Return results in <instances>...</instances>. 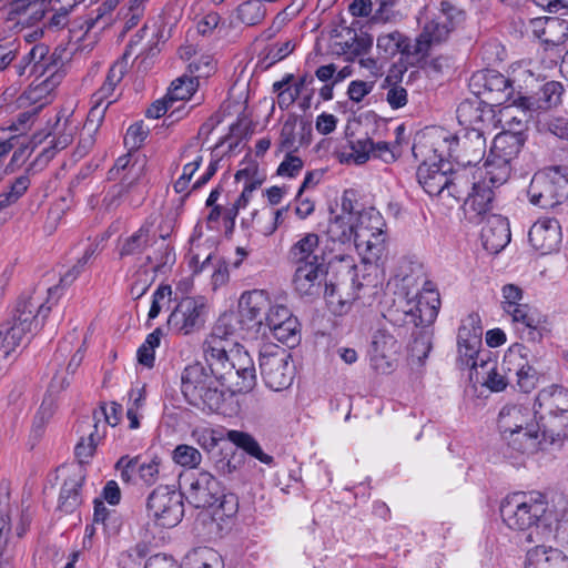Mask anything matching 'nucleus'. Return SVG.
<instances>
[{
  "instance_id": "a211bd4d",
  "label": "nucleus",
  "mask_w": 568,
  "mask_h": 568,
  "mask_svg": "<svg viewBox=\"0 0 568 568\" xmlns=\"http://www.w3.org/2000/svg\"><path fill=\"white\" fill-rule=\"evenodd\" d=\"M59 292L58 286L48 288V300L43 302L42 296L33 292L29 295H22L16 306L12 318L33 332L39 324V317L43 321L51 311V300Z\"/></svg>"
},
{
  "instance_id": "5fc2aeb1",
  "label": "nucleus",
  "mask_w": 568,
  "mask_h": 568,
  "mask_svg": "<svg viewBox=\"0 0 568 568\" xmlns=\"http://www.w3.org/2000/svg\"><path fill=\"white\" fill-rule=\"evenodd\" d=\"M145 8L143 2H126L120 8L118 18L124 21V27L121 36H124L132 28L138 26L141 18L144 16Z\"/></svg>"
},
{
  "instance_id": "39448f33",
  "label": "nucleus",
  "mask_w": 568,
  "mask_h": 568,
  "mask_svg": "<svg viewBox=\"0 0 568 568\" xmlns=\"http://www.w3.org/2000/svg\"><path fill=\"white\" fill-rule=\"evenodd\" d=\"M209 371L196 362L187 365L181 374V392L193 407L205 413L217 412L224 403V392L220 386H225L233 394L250 392L232 388L229 382L220 378L210 366Z\"/></svg>"
},
{
  "instance_id": "49530a36",
  "label": "nucleus",
  "mask_w": 568,
  "mask_h": 568,
  "mask_svg": "<svg viewBox=\"0 0 568 568\" xmlns=\"http://www.w3.org/2000/svg\"><path fill=\"white\" fill-rule=\"evenodd\" d=\"M126 62L125 61H116L113 63V65L109 69L108 75L105 78L104 83L102 87L93 94V99L98 101H105L110 100V98L113 95L115 87L124 74L126 73Z\"/></svg>"
},
{
  "instance_id": "603ef678",
  "label": "nucleus",
  "mask_w": 568,
  "mask_h": 568,
  "mask_svg": "<svg viewBox=\"0 0 568 568\" xmlns=\"http://www.w3.org/2000/svg\"><path fill=\"white\" fill-rule=\"evenodd\" d=\"M477 382H480L491 392H501L511 383V375L503 373L501 365H497L490 371L478 372Z\"/></svg>"
},
{
  "instance_id": "20e7f679",
  "label": "nucleus",
  "mask_w": 568,
  "mask_h": 568,
  "mask_svg": "<svg viewBox=\"0 0 568 568\" xmlns=\"http://www.w3.org/2000/svg\"><path fill=\"white\" fill-rule=\"evenodd\" d=\"M503 523L528 544L548 542L554 537L547 497L539 491L507 495L499 507Z\"/></svg>"
},
{
  "instance_id": "7ed1b4c3",
  "label": "nucleus",
  "mask_w": 568,
  "mask_h": 568,
  "mask_svg": "<svg viewBox=\"0 0 568 568\" xmlns=\"http://www.w3.org/2000/svg\"><path fill=\"white\" fill-rule=\"evenodd\" d=\"M416 159H422L416 176L419 185L430 196H438L448 206L459 203L470 181L465 170H453L452 163L444 159V150H439L435 136L423 135L412 148Z\"/></svg>"
},
{
  "instance_id": "58836bf2",
  "label": "nucleus",
  "mask_w": 568,
  "mask_h": 568,
  "mask_svg": "<svg viewBox=\"0 0 568 568\" xmlns=\"http://www.w3.org/2000/svg\"><path fill=\"white\" fill-rule=\"evenodd\" d=\"M365 263H377L385 252V236L383 230L372 232L366 236L359 233V240L354 244Z\"/></svg>"
},
{
  "instance_id": "ea45409f",
  "label": "nucleus",
  "mask_w": 568,
  "mask_h": 568,
  "mask_svg": "<svg viewBox=\"0 0 568 568\" xmlns=\"http://www.w3.org/2000/svg\"><path fill=\"white\" fill-rule=\"evenodd\" d=\"M226 438L236 447L241 448L247 455L256 458L261 463L268 466L274 464L273 456L264 453L258 442L251 434L232 429L227 432Z\"/></svg>"
},
{
  "instance_id": "e2e57ef3",
  "label": "nucleus",
  "mask_w": 568,
  "mask_h": 568,
  "mask_svg": "<svg viewBox=\"0 0 568 568\" xmlns=\"http://www.w3.org/2000/svg\"><path fill=\"white\" fill-rule=\"evenodd\" d=\"M432 349V337L428 331H420L410 344V357L418 364H424Z\"/></svg>"
},
{
  "instance_id": "4d7b16f0",
  "label": "nucleus",
  "mask_w": 568,
  "mask_h": 568,
  "mask_svg": "<svg viewBox=\"0 0 568 568\" xmlns=\"http://www.w3.org/2000/svg\"><path fill=\"white\" fill-rule=\"evenodd\" d=\"M9 485L7 483L0 484V557L3 554L8 542V532L10 531L9 516L6 514L9 500Z\"/></svg>"
},
{
  "instance_id": "4be33fe9",
  "label": "nucleus",
  "mask_w": 568,
  "mask_h": 568,
  "mask_svg": "<svg viewBox=\"0 0 568 568\" xmlns=\"http://www.w3.org/2000/svg\"><path fill=\"white\" fill-rule=\"evenodd\" d=\"M490 104L476 95L459 103L456 114L464 129L484 128L494 122L495 111Z\"/></svg>"
},
{
  "instance_id": "2f4dec72",
  "label": "nucleus",
  "mask_w": 568,
  "mask_h": 568,
  "mask_svg": "<svg viewBox=\"0 0 568 568\" xmlns=\"http://www.w3.org/2000/svg\"><path fill=\"white\" fill-rule=\"evenodd\" d=\"M318 227L333 243L349 244L352 240L354 241L353 215L351 212L334 214L331 211L326 224L321 223Z\"/></svg>"
},
{
  "instance_id": "ddd939ff",
  "label": "nucleus",
  "mask_w": 568,
  "mask_h": 568,
  "mask_svg": "<svg viewBox=\"0 0 568 568\" xmlns=\"http://www.w3.org/2000/svg\"><path fill=\"white\" fill-rule=\"evenodd\" d=\"M260 369L265 385L275 392L288 388L295 376L290 353L280 347L261 352Z\"/></svg>"
},
{
  "instance_id": "c03bdc74",
  "label": "nucleus",
  "mask_w": 568,
  "mask_h": 568,
  "mask_svg": "<svg viewBox=\"0 0 568 568\" xmlns=\"http://www.w3.org/2000/svg\"><path fill=\"white\" fill-rule=\"evenodd\" d=\"M320 237L315 233H307L296 243L292 245L288 252V257L296 265L308 263L313 258V253L318 246Z\"/></svg>"
},
{
  "instance_id": "bb28decb",
  "label": "nucleus",
  "mask_w": 568,
  "mask_h": 568,
  "mask_svg": "<svg viewBox=\"0 0 568 568\" xmlns=\"http://www.w3.org/2000/svg\"><path fill=\"white\" fill-rule=\"evenodd\" d=\"M480 237L486 251L497 254L510 242V227L506 217L499 214H490L485 217Z\"/></svg>"
},
{
  "instance_id": "3c124183",
  "label": "nucleus",
  "mask_w": 568,
  "mask_h": 568,
  "mask_svg": "<svg viewBox=\"0 0 568 568\" xmlns=\"http://www.w3.org/2000/svg\"><path fill=\"white\" fill-rule=\"evenodd\" d=\"M150 239V226L142 225L136 232L126 237L119 251L121 257L135 255L143 252Z\"/></svg>"
},
{
  "instance_id": "f8f14e48",
  "label": "nucleus",
  "mask_w": 568,
  "mask_h": 568,
  "mask_svg": "<svg viewBox=\"0 0 568 568\" xmlns=\"http://www.w3.org/2000/svg\"><path fill=\"white\" fill-rule=\"evenodd\" d=\"M183 498L182 491L159 486L148 497L149 515L160 527H175L184 516Z\"/></svg>"
},
{
  "instance_id": "412c9836",
  "label": "nucleus",
  "mask_w": 568,
  "mask_h": 568,
  "mask_svg": "<svg viewBox=\"0 0 568 568\" xmlns=\"http://www.w3.org/2000/svg\"><path fill=\"white\" fill-rule=\"evenodd\" d=\"M120 171L128 172L121 179V183L113 187L112 193H109L105 196L104 202L106 203L108 209L115 207L119 204V199L123 197L135 187L142 175L143 166L138 165L136 163H131V154H125L115 161L114 166L109 173L113 175L114 172L119 173Z\"/></svg>"
},
{
  "instance_id": "8fccbe9b",
  "label": "nucleus",
  "mask_w": 568,
  "mask_h": 568,
  "mask_svg": "<svg viewBox=\"0 0 568 568\" xmlns=\"http://www.w3.org/2000/svg\"><path fill=\"white\" fill-rule=\"evenodd\" d=\"M383 226V219L379 212L375 210L363 211L358 213L357 223H353V237L354 244L359 240V233L369 235L372 232L381 230Z\"/></svg>"
},
{
  "instance_id": "f03ea898",
  "label": "nucleus",
  "mask_w": 568,
  "mask_h": 568,
  "mask_svg": "<svg viewBox=\"0 0 568 568\" xmlns=\"http://www.w3.org/2000/svg\"><path fill=\"white\" fill-rule=\"evenodd\" d=\"M241 320L234 313H224L216 321L204 343L205 361L211 369L230 386L239 390H252L256 385V371L246 351L230 348V337Z\"/></svg>"
},
{
  "instance_id": "0eeeda50",
  "label": "nucleus",
  "mask_w": 568,
  "mask_h": 568,
  "mask_svg": "<svg viewBox=\"0 0 568 568\" xmlns=\"http://www.w3.org/2000/svg\"><path fill=\"white\" fill-rule=\"evenodd\" d=\"M326 276L327 267L314 255L311 262L296 266L293 276L294 290L301 297L310 300H315L323 293L332 312L343 314L357 298V294L353 292L344 295L339 285L327 283Z\"/></svg>"
},
{
  "instance_id": "f704fd0d",
  "label": "nucleus",
  "mask_w": 568,
  "mask_h": 568,
  "mask_svg": "<svg viewBox=\"0 0 568 568\" xmlns=\"http://www.w3.org/2000/svg\"><path fill=\"white\" fill-rule=\"evenodd\" d=\"M513 318V322L518 325V329L527 332V338L532 342L540 341L542 334L539 329L541 325V316L536 308L530 307L528 304H521L506 312Z\"/></svg>"
},
{
  "instance_id": "72a5a7b5",
  "label": "nucleus",
  "mask_w": 568,
  "mask_h": 568,
  "mask_svg": "<svg viewBox=\"0 0 568 568\" xmlns=\"http://www.w3.org/2000/svg\"><path fill=\"white\" fill-rule=\"evenodd\" d=\"M503 438L514 450L523 454H532L545 449L539 433V424L511 432L504 435Z\"/></svg>"
},
{
  "instance_id": "dca6fc26",
  "label": "nucleus",
  "mask_w": 568,
  "mask_h": 568,
  "mask_svg": "<svg viewBox=\"0 0 568 568\" xmlns=\"http://www.w3.org/2000/svg\"><path fill=\"white\" fill-rule=\"evenodd\" d=\"M470 87L478 95L491 106L507 103L514 94L511 81L496 70H481L470 78Z\"/></svg>"
},
{
  "instance_id": "052dcab7",
  "label": "nucleus",
  "mask_w": 568,
  "mask_h": 568,
  "mask_svg": "<svg viewBox=\"0 0 568 568\" xmlns=\"http://www.w3.org/2000/svg\"><path fill=\"white\" fill-rule=\"evenodd\" d=\"M97 251L98 244H90L85 248L82 257H80L78 262L62 275L60 280V285H58V287L60 288V286H68L72 284L75 281V278L82 273L88 262L97 254Z\"/></svg>"
},
{
  "instance_id": "4c0bfd02",
  "label": "nucleus",
  "mask_w": 568,
  "mask_h": 568,
  "mask_svg": "<svg viewBox=\"0 0 568 568\" xmlns=\"http://www.w3.org/2000/svg\"><path fill=\"white\" fill-rule=\"evenodd\" d=\"M14 318L9 320L0 326V356L7 358L20 344L27 339L32 331L19 325Z\"/></svg>"
},
{
  "instance_id": "79ce46f5",
  "label": "nucleus",
  "mask_w": 568,
  "mask_h": 568,
  "mask_svg": "<svg viewBox=\"0 0 568 568\" xmlns=\"http://www.w3.org/2000/svg\"><path fill=\"white\" fill-rule=\"evenodd\" d=\"M84 481L83 475H74L67 478L61 487L59 496V509L63 513H73L81 504V487Z\"/></svg>"
},
{
  "instance_id": "cd10ccee",
  "label": "nucleus",
  "mask_w": 568,
  "mask_h": 568,
  "mask_svg": "<svg viewBox=\"0 0 568 568\" xmlns=\"http://www.w3.org/2000/svg\"><path fill=\"white\" fill-rule=\"evenodd\" d=\"M534 416L539 419L537 424L545 449L549 446H561L568 437V414L534 410Z\"/></svg>"
},
{
  "instance_id": "5701e85b",
  "label": "nucleus",
  "mask_w": 568,
  "mask_h": 568,
  "mask_svg": "<svg viewBox=\"0 0 568 568\" xmlns=\"http://www.w3.org/2000/svg\"><path fill=\"white\" fill-rule=\"evenodd\" d=\"M424 295L418 296L414 303L407 302V310H404L405 323L413 324L415 327H427L434 323L437 317L440 305L439 295L432 288H425Z\"/></svg>"
},
{
  "instance_id": "774afa93",
  "label": "nucleus",
  "mask_w": 568,
  "mask_h": 568,
  "mask_svg": "<svg viewBox=\"0 0 568 568\" xmlns=\"http://www.w3.org/2000/svg\"><path fill=\"white\" fill-rule=\"evenodd\" d=\"M94 432H91L88 438L82 437L74 448V454L81 464H85L93 456L97 448V423L93 425Z\"/></svg>"
},
{
  "instance_id": "c756f323",
  "label": "nucleus",
  "mask_w": 568,
  "mask_h": 568,
  "mask_svg": "<svg viewBox=\"0 0 568 568\" xmlns=\"http://www.w3.org/2000/svg\"><path fill=\"white\" fill-rule=\"evenodd\" d=\"M525 568H568V557L558 548L538 542L527 550Z\"/></svg>"
},
{
  "instance_id": "423d86ee",
  "label": "nucleus",
  "mask_w": 568,
  "mask_h": 568,
  "mask_svg": "<svg viewBox=\"0 0 568 568\" xmlns=\"http://www.w3.org/2000/svg\"><path fill=\"white\" fill-rule=\"evenodd\" d=\"M62 67L61 53L54 51L49 54V48L43 43L33 45L14 65V69L19 77L24 75L29 70V73L36 75L37 80L43 79L19 97L20 105H24L28 101L39 102L44 94L57 87L64 77Z\"/></svg>"
},
{
  "instance_id": "f257e3e1",
  "label": "nucleus",
  "mask_w": 568,
  "mask_h": 568,
  "mask_svg": "<svg viewBox=\"0 0 568 568\" xmlns=\"http://www.w3.org/2000/svg\"><path fill=\"white\" fill-rule=\"evenodd\" d=\"M465 12L453 2H428L420 12L419 22H424L422 32L412 40L399 32L381 36L377 47L390 53L399 52L386 82L402 81L408 65H422L433 47L447 41L450 32L464 21Z\"/></svg>"
},
{
  "instance_id": "473e14b6",
  "label": "nucleus",
  "mask_w": 568,
  "mask_h": 568,
  "mask_svg": "<svg viewBox=\"0 0 568 568\" xmlns=\"http://www.w3.org/2000/svg\"><path fill=\"white\" fill-rule=\"evenodd\" d=\"M45 2H9L6 8L7 20L14 22L17 26L29 27L41 21L48 9Z\"/></svg>"
},
{
  "instance_id": "1a4fd4ad",
  "label": "nucleus",
  "mask_w": 568,
  "mask_h": 568,
  "mask_svg": "<svg viewBox=\"0 0 568 568\" xmlns=\"http://www.w3.org/2000/svg\"><path fill=\"white\" fill-rule=\"evenodd\" d=\"M525 141V134L510 130H504L495 136L489 155L483 165L486 178L493 185H503L508 181L511 161L518 156Z\"/></svg>"
},
{
  "instance_id": "393cba45",
  "label": "nucleus",
  "mask_w": 568,
  "mask_h": 568,
  "mask_svg": "<svg viewBox=\"0 0 568 568\" xmlns=\"http://www.w3.org/2000/svg\"><path fill=\"white\" fill-rule=\"evenodd\" d=\"M540 39L550 62L557 64L568 39V21L559 17H546Z\"/></svg>"
},
{
  "instance_id": "864d4df0",
  "label": "nucleus",
  "mask_w": 568,
  "mask_h": 568,
  "mask_svg": "<svg viewBox=\"0 0 568 568\" xmlns=\"http://www.w3.org/2000/svg\"><path fill=\"white\" fill-rule=\"evenodd\" d=\"M265 8L262 2H241L236 10V18L246 26L260 23L265 17Z\"/></svg>"
},
{
  "instance_id": "aec40b11",
  "label": "nucleus",
  "mask_w": 568,
  "mask_h": 568,
  "mask_svg": "<svg viewBox=\"0 0 568 568\" xmlns=\"http://www.w3.org/2000/svg\"><path fill=\"white\" fill-rule=\"evenodd\" d=\"M373 45V37L355 28H343L341 32L334 36L332 50L336 54L346 55L347 60H353L367 53Z\"/></svg>"
},
{
  "instance_id": "7c9ffc66",
  "label": "nucleus",
  "mask_w": 568,
  "mask_h": 568,
  "mask_svg": "<svg viewBox=\"0 0 568 568\" xmlns=\"http://www.w3.org/2000/svg\"><path fill=\"white\" fill-rule=\"evenodd\" d=\"M535 100L532 97H519L513 105L505 108L504 116L507 130L521 132L528 128V123L535 120Z\"/></svg>"
},
{
  "instance_id": "2eb2a0df",
  "label": "nucleus",
  "mask_w": 568,
  "mask_h": 568,
  "mask_svg": "<svg viewBox=\"0 0 568 568\" xmlns=\"http://www.w3.org/2000/svg\"><path fill=\"white\" fill-rule=\"evenodd\" d=\"M478 181L470 182L471 192H467L464 199V213L466 219L471 223H481L485 217L490 215L495 200V189L500 185H493L486 178V170L479 168L476 172Z\"/></svg>"
},
{
  "instance_id": "de8ad7c7",
  "label": "nucleus",
  "mask_w": 568,
  "mask_h": 568,
  "mask_svg": "<svg viewBox=\"0 0 568 568\" xmlns=\"http://www.w3.org/2000/svg\"><path fill=\"white\" fill-rule=\"evenodd\" d=\"M47 95L48 94H44V97L41 98L39 102L28 101L24 105H20V102L18 101V105L20 108L29 106V109L21 112L17 116V120L11 123L9 129L11 131L18 132L19 134L27 132L30 129L34 116L49 103Z\"/></svg>"
},
{
  "instance_id": "0e129e2a",
  "label": "nucleus",
  "mask_w": 568,
  "mask_h": 568,
  "mask_svg": "<svg viewBox=\"0 0 568 568\" xmlns=\"http://www.w3.org/2000/svg\"><path fill=\"white\" fill-rule=\"evenodd\" d=\"M460 358L463 363L474 371L476 376L478 372L490 371L498 365L497 362L490 357L488 351H481L480 348H478L476 354H471V356H462Z\"/></svg>"
},
{
  "instance_id": "e433bc0d",
  "label": "nucleus",
  "mask_w": 568,
  "mask_h": 568,
  "mask_svg": "<svg viewBox=\"0 0 568 568\" xmlns=\"http://www.w3.org/2000/svg\"><path fill=\"white\" fill-rule=\"evenodd\" d=\"M534 408L544 413L568 414V389L558 385L541 389Z\"/></svg>"
},
{
  "instance_id": "338daca9",
  "label": "nucleus",
  "mask_w": 568,
  "mask_h": 568,
  "mask_svg": "<svg viewBox=\"0 0 568 568\" xmlns=\"http://www.w3.org/2000/svg\"><path fill=\"white\" fill-rule=\"evenodd\" d=\"M351 153L348 159H353L356 164H364L368 161L374 150V141L369 138L351 141Z\"/></svg>"
},
{
  "instance_id": "680f3d73",
  "label": "nucleus",
  "mask_w": 568,
  "mask_h": 568,
  "mask_svg": "<svg viewBox=\"0 0 568 568\" xmlns=\"http://www.w3.org/2000/svg\"><path fill=\"white\" fill-rule=\"evenodd\" d=\"M194 91L195 83L193 79L179 78L172 82L166 93V98L173 104L176 101H184L190 99Z\"/></svg>"
},
{
  "instance_id": "c9c22d12",
  "label": "nucleus",
  "mask_w": 568,
  "mask_h": 568,
  "mask_svg": "<svg viewBox=\"0 0 568 568\" xmlns=\"http://www.w3.org/2000/svg\"><path fill=\"white\" fill-rule=\"evenodd\" d=\"M531 410L523 405H506L498 415V427L501 435L531 426Z\"/></svg>"
},
{
  "instance_id": "a878e982",
  "label": "nucleus",
  "mask_w": 568,
  "mask_h": 568,
  "mask_svg": "<svg viewBox=\"0 0 568 568\" xmlns=\"http://www.w3.org/2000/svg\"><path fill=\"white\" fill-rule=\"evenodd\" d=\"M530 244L541 254L555 251L561 242V227L556 219H539L529 230Z\"/></svg>"
},
{
  "instance_id": "6e6552de",
  "label": "nucleus",
  "mask_w": 568,
  "mask_h": 568,
  "mask_svg": "<svg viewBox=\"0 0 568 568\" xmlns=\"http://www.w3.org/2000/svg\"><path fill=\"white\" fill-rule=\"evenodd\" d=\"M180 488L189 504L195 508L215 507L225 517H232L239 510L237 496L225 493L221 483L209 471L202 470L183 477Z\"/></svg>"
},
{
  "instance_id": "13d9d810",
  "label": "nucleus",
  "mask_w": 568,
  "mask_h": 568,
  "mask_svg": "<svg viewBox=\"0 0 568 568\" xmlns=\"http://www.w3.org/2000/svg\"><path fill=\"white\" fill-rule=\"evenodd\" d=\"M172 459L183 467L196 468L202 462V454L191 445L180 444L173 449Z\"/></svg>"
},
{
  "instance_id": "c85d7f7f",
  "label": "nucleus",
  "mask_w": 568,
  "mask_h": 568,
  "mask_svg": "<svg viewBox=\"0 0 568 568\" xmlns=\"http://www.w3.org/2000/svg\"><path fill=\"white\" fill-rule=\"evenodd\" d=\"M483 327L478 314L471 313L462 321L458 328L457 346L459 356H471L481 348Z\"/></svg>"
},
{
  "instance_id": "a18cd8bd",
  "label": "nucleus",
  "mask_w": 568,
  "mask_h": 568,
  "mask_svg": "<svg viewBox=\"0 0 568 568\" xmlns=\"http://www.w3.org/2000/svg\"><path fill=\"white\" fill-rule=\"evenodd\" d=\"M221 556L212 548L200 547L190 551L184 559V568H221Z\"/></svg>"
},
{
  "instance_id": "09e8293b",
  "label": "nucleus",
  "mask_w": 568,
  "mask_h": 568,
  "mask_svg": "<svg viewBox=\"0 0 568 568\" xmlns=\"http://www.w3.org/2000/svg\"><path fill=\"white\" fill-rule=\"evenodd\" d=\"M114 6H112V2H103L99 8L84 18H81L78 27L87 32L92 30L94 27H100L101 29H104L108 27L111 21V12L113 11Z\"/></svg>"
},
{
  "instance_id": "6e6d98bb",
  "label": "nucleus",
  "mask_w": 568,
  "mask_h": 568,
  "mask_svg": "<svg viewBox=\"0 0 568 568\" xmlns=\"http://www.w3.org/2000/svg\"><path fill=\"white\" fill-rule=\"evenodd\" d=\"M273 336L281 343L294 345L298 341V322L296 317L288 318V321L274 324L270 328Z\"/></svg>"
},
{
  "instance_id": "4468645a",
  "label": "nucleus",
  "mask_w": 568,
  "mask_h": 568,
  "mask_svg": "<svg viewBox=\"0 0 568 568\" xmlns=\"http://www.w3.org/2000/svg\"><path fill=\"white\" fill-rule=\"evenodd\" d=\"M529 349L519 343L514 344L505 353L501 371L511 375L518 389L523 393H530L536 388L540 374L532 366L529 359Z\"/></svg>"
},
{
  "instance_id": "69168bd1",
  "label": "nucleus",
  "mask_w": 568,
  "mask_h": 568,
  "mask_svg": "<svg viewBox=\"0 0 568 568\" xmlns=\"http://www.w3.org/2000/svg\"><path fill=\"white\" fill-rule=\"evenodd\" d=\"M54 413V406L52 399H44L38 409L33 423L31 433L36 438L42 436L45 425L49 423Z\"/></svg>"
},
{
  "instance_id": "bf43d9fd",
  "label": "nucleus",
  "mask_w": 568,
  "mask_h": 568,
  "mask_svg": "<svg viewBox=\"0 0 568 568\" xmlns=\"http://www.w3.org/2000/svg\"><path fill=\"white\" fill-rule=\"evenodd\" d=\"M97 251L98 244H90L85 248L82 257H80L78 262L62 275L60 280V285H58V287L60 288V286H68L72 284L75 281V278L82 273L88 262L97 254Z\"/></svg>"
},
{
  "instance_id": "6ab92c4d",
  "label": "nucleus",
  "mask_w": 568,
  "mask_h": 568,
  "mask_svg": "<svg viewBox=\"0 0 568 568\" xmlns=\"http://www.w3.org/2000/svg\"><path fill=\"white\" fill-rule=\"evenodd\" d=\"M75 126L65 119L61 122V116H57L55 123L44 136L52 135L50 145L44 148L36 160L30 164L28 171H41L54 158L58 151L65 149L73 140Z\"/></svg>"
},
{
  "instance_id": "f3484780",
  "label": "nucleus",
  "mask_w": 568,
  "mask_h": 568,
  "mask_svg": "<svg viewBox=\"0 0 568 568\" xmlns=\"http://www.w3.org/2000/svg\"><path fill=\"white\" fill-rule=\"evenodd\" d=\"M206 303L203 297H185L172 311L168 327L174 333L189 335L204 327Z\"/></svg>"
},
{
  "instance_id": "b1692460",
  "label": "nucleus",
  "mask_w": 568,
  "mask_h": 568,
  "mask_svg": "<svg viewBox=\"0 0 568 568\" xmlns=\"http://www.w3.org/2000/svg\"><path fill=\"white\" fill-rule=\"evenodd\" d=\"M239 317L241 324L248 328L262 326L265 321L267 310L270 308V300L263 291L254 290L245 292L239 301Z\"/></svg>"
},
{
  "instance_id": "37998d69",
  "label": "nucleus",
  "mask_w": 568,
  "mask_h": 568,
  "mask_svg": "<svg viewBox=\"0 0 568 568\" xmlns=\"http://www.w3.org/2000/svg\"><path fill=\"white\" fill-rule=\"evenodd\" d=\"M562 93L564 87L560 82L549 81L545 83L538 93V98H534L537 116L541 111L557 106L561 102Z\"/></svg>"
},
{
  "instance_id": "9d476101",
  "label": "nucleus",
  "mask_w": 568,
  "mask_h": 568,
  "mask_svg": "<svg viewBox=\"0 0 568 568\" xmlns=\"http://www.w3.org/2000/svg\"><path fill=\"white\" fill-rule=\"evenodd\" d=\"M527 194L530 203L541 209H554L568 195V166L555 165L534 174Z\"/></svg>"
},
{
  "instance_id": "9b49d317",
  "label": "nucleus",
  "mask_w": 568,
  "mask_h": 568,
  "mask_svg": "<svg viewBox=\"0 0 568 568\" xmlns=\"http://www.w3.org/2000/svg\"><path fill=\"white\" fill-rule=\"evenodd\" d=\"M439 150L446 149L448 158L467 166L479 163L486 153V139L481 128L463 129L455 135L435 136Z\"/></svg>"
},
{
  "instance_id": "a19ab883",
  "label": "nucleus",
  "mask_w": 568,
  "mask_h": 568,
  "mask_svg": "<svg viewBox=\"0 0 568 568\" xmlns=\"http://www.w3.org/2000/svg\"><path fill=\"white\" fill-rule=\"evenodd\" d=\"M397 339L386 331H377L372 341V356L374 361H385L386 367H392V359L398 353Z\"/></svg>"
}]
</instances>
